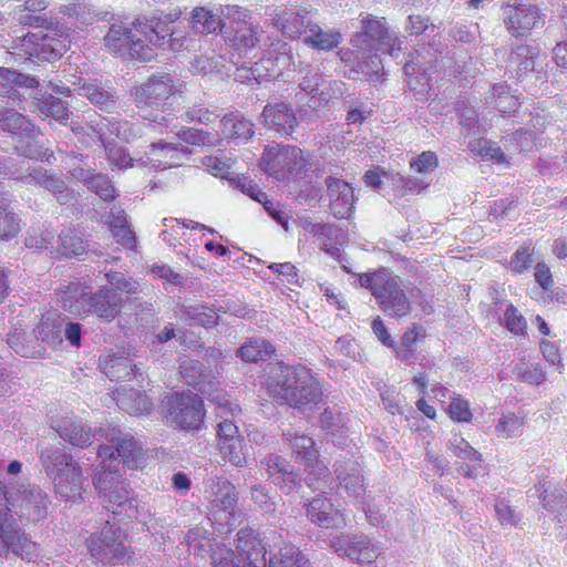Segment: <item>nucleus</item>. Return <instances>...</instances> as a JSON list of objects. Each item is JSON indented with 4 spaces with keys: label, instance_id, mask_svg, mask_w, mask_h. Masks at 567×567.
Listing matches in <instances>:
<instances>
[{
    "label": "nucleus",
    "instance_id": "f257e3e1",
    "mask_svg": "<svg viewBox=\"0 0 567 567\" xmlns=\"http://www.w3.org/2000/svg\"><path fill=\"white\" fill-rule=\"evenodd\" d=\"M167 18L137 20L132 28L112 24L104 37L106 50L115 55L141 61L155 56L154 47L177 50V39Z\"/></svg>",
    "mask_w": 567,
    "mask_h": 567
},
{
    "label": "nucleus",
    "instance_id": "f03ea898",
    "mask_svg": "<svg viewBox=\"0 0 567 567\" xmlns=\"http://www.w3.org/2000/svg\"><path fill=\"white\" fill-rule=\"evenodd\" d=\"M269 393L301 412L313 411L322 401L323 393L319 381L306 367H281L270 379Z\"/></svg>",
    "mask_w": 567,
    "mask_h": 567
},
{
    "label": "nucleus",
    "instance_id": "7ed1b4c3",
    "mask_svg": "<svg viewBox=\"0 0 567 567\" xmlns=\"http://www.w3.org/2000/svg\"><path fill=\"white\" fill-rule=\"evenodd\" d=\"M184 82L176 80L168 73L155 74L135 87L133 93L135 106L141 116L161 126H168L173 120L166 112L167 101L174 93H181Z\"/></svg>",
    "mask_w": 567,
    "mask_h": 567
},
{
    "label": "nucleus",
    "instance_id": "20e7f679",
    "mask_svg": "<svg viewBox=\"0 0 567 567\" xmlns=\"http://www.w3.org/2000/svg\"><path fill=\"white\" fill-rule=\"evenodd\" d=\"M40 461L47 476L52 481L56 495L65 501L81 497L86 478L73 456L56 445L42 446Z\"/></svg>",
    "mask_w": 567,
    "mask_h": 567
},
{
    "label": "nucleus",
    "instance_id": "39448f33",
    "mask_svg": "<svg viewBox=\"0 0 567 567\" xmlns=\"http://www.w3.org/2000/svg\"><path fill=\"white\" fill-rule=\"evenodd\" d=\"M351 44L362 53H370V62H360L358 68L362 73H378L381 60L377 52H386L396 58L401 52V41L389 33L385 22L368 14L361 20V31L351 38Z\"/></svg>",
    "mask_w": 567,
    "mask_h": 567
},
{
    "label": "nucleus",
    "instance_id": "423d86ee",
    "mask_svg": "<svg viewBox=\"0 0 567 567\" xmlns=\"http://www.w3.org/2000/svg\"><path fill=\"white\" fill-rule=\"evenodd\" d=\"M106 152L107 161L113 167L126 169L128 167L151 166L154 168H166L179 165L182 159L189 153L186 147L181 144L154 142L150 145L151 151L146 153V157L134 158L126 148L117 145L113 140L106 137L100 141Z\"/></svg>",
    "mask_w": 567,
    "mask_h": 567
},
{
    "label": "nucleus",
    "instance_id": "0eeeda50",
    "mask_svg": "<svg viewBox=\"0 0 567 567\" xmlns=\"http://www.w3.org/2000/svg\"><path fill=\"white\" fill-rule=\"evenodd\" d=\"M69 33H58L55 29L38 30L18 39L8 51L16 62L35 59L39 62H54L70 48Z\"/></svg>",
    "mask_w": 567,
    "mask_h": 567
},
{
    "label": "nucleus",
    "instance_id": "6e6552de",
    "mask_svg": "<svg viewBox=\"0 0 567 567\" xmlns=\"http://www.w3.org/2000/svg\"><path fill=\"white\" fill-rule=\"evenodd\" d=\"M220 11L225 43L239 56L248 55L261 42L262 30L259 24L252 21L251 12L246 8L226 4L220 6Z\"/></svg>",
    "mask_w": 567,
    "mask_h": 567
},
{
    "label": "nucleus",
    "instance_id": "1a4fd4ad",
    "mask_svg": "<svg viewBox=\"0 0 567 567\" xmlns=\"http://www.w3.org/2000/svg\"><path fill=\"white\" fill-rule=\"evenodd\" d=\"M361 287L369 289L378 301L379 308L392 318L406 316L411 310V303L401 288L399 277L392 276L385 269L372 274L361 275Z\"/></svg>",
    "mask_w": 567,
    "mask_h": 567
},
{
    "label": "nucleus",
    "instance_id": "9d476101",
    "mask_svg": "<svg viewBox=\"0 0 567 567\" xmlns=\"http://www.w3.org/2000/svg\"><path fill=\"white\" fill-rule=\"evenodd\" d=\"M0 497L9 506V514L23 523H39L48 516L49 495L39 486L19 485L9 491L0 481Z\"/></svg>",
    "mask_w": 567,
    "mask_h": 567
},
{
    "label": "nucleus",
    "instance_id": "9b49d317",
    "mask_svg": "<svg viewBox=\"0 0 567 567\" xmlns=\"http://www.w3.org/2000/svg\"><path fill=\"white\" fill-rule=\"evenodd\" d=\"M124 298L122 293L103 287L96 293L92 295L83 289L79 293L66 292L63 299V306L73 315L93 312L100 319L111 322L120 313Z\"/></svg>",
    "mask_w": 567,
    "mask_h": 567
},
{
    "label": "nucleus",
    "instance_id": "f8f14e48",
    "mask_svg": "<svg viewBox=\"0 0 567 567\" xmlns=\"http://www.w3.org/2000/svg\"><path fill=\"white\" fill-rule=\"evenodd\" d=\"M94 485L105 504V508L114 515H122L123 511H131L132 513H126L131 517L135 512L134 492L118 474L117 468H111V465L107 466V470L102 468L94 478Z\"/></svg>",
    "mask_w": 567,
    "mask_h": 567
},
{
    "label": "nucleus",
    "instance_id": "ddd939ff",
    "mask_svg": "<svg viewBox=\"0 0 567 567\" xmlns=\"http://www.w3.org/2000/svg\"><path fill=\"white\" fill-rule=\"evenodd\" d=\"M308 164L303 152L293 145H269L261 156L264 171L277 181L297 177Z\"/></svg>",
    "mask_w": 567,
    "mask_h": 567
},
{
    "label": "nucleus",
    "instance_id": "4468645a",
    "mask_svg": "<svg viewBox=\"0 0 567 567\" xmlns=\"http://www.w3.org/2000/svg\"><path fill=\"white\" fill-rule=\"evenodd\" d=\"M100 439H104L106 444L99 447L97 456L102 460V468H116L114 462L134 463L141 455V446L134 436L128 432H123L117 426L107 425L99 427Z\"/></svg>",
    "mask_w": 567,
    "mask_h": 567
},
{
    "label": "nucleus",
    "instance_id": "2eb2a0df",
    "mask_svg": "<svg viewBox=\"0 0 567 567\" xmlns=\"http://www.w3.org/2000/svg\"><path fill=\"white\" fill-rule=\"evenodd\" d=\"M163 405L168 422L183 430H198L205 412L202 398L195 393H173Z\"/></svg>",
    "mask_w": 567,
    "mask_h": 567
},
{
    "label": "nucleus",
    "instance_id": "dca6fc26",
    "mask_svg": "<svg viewBox=\"0 0 567 567\" xmlns=\"http://www.w3.org/2000/svg\"><path fill=\"white\" fill-rule=\"evenodd\" d=\"M86 546L92 563H100L103 567L123 563L127 557L122 530L110 525L109 522L100 533L92 534L86 539Z\"/></svg>",
    "mask_w": 567,
    "mask_h": 567
},
{
    "label": "nucleus",
    "instance_id": "f3484780",
    "mask_svg": "<svg viewBox=\"0 0 567 567\" xmlns=\"http://www.w3.org/2000/svg\"><path fill=\"white\" fill-rule=\"evenodd\" d=\"M4 174H10L13 178L19 179L24 184H33L45 188L54 195L61 205L71 203L74 197L73 192L68 187L62 178L43 167L29 166L25 169H6Z\"/></svg>",
    "mask_w": 567,
    "mask_h": 567
},
{
    "label": "nucleus",
    "instance_id": "a211bd4d",
    "mask_svg": "<svg viewBox=\"0 0 567 567\" xmlns=\"http://www.w3.org/2000/svg\"><path fill=\"white\" fill-rule=\"evenodd\" d=\"M205 496L210 504L213 515H224L220 519H224L227 525L231 526L236 523L238 497L230 482L217 476L210 477L207 481Z\"/></svg>",
    "mask_w": 567,
    "mask_h": 567
},
{
    "label": "nucleus",
    "instance_id": "6ab92c4d",
    "mask_svg": "<svg viewBox=\"0 0 567 567\" xmlns=\"http://www.w3.org/2000/svg\"><path fill=\"white\" fill-rule=\"evenodd\" d=\"M269 23L288 39L303 38L311 22L310 11L306 7H277L267 13Z\"/></svg>",
    "mask_w": 567,
    "mask_h": 567
},
{
    "label": "nucleus",
    "instance_id": "aec40b11",
    "mask_svg": "<svg viewBox=\"0 0 567 567\" xmlns=\"http://www.w3.org/2000/svg\"><path fill=\"white\" fill-rule=\"evenodd\" d=\"M334 474L347 496L360 505H364L365 484L362 467L358 460L340 455L334 463Z\"/></svg>",
    "mask_w": 567,
    "mask_h": 567
},
{
    "label": "nucleus",
    "instance_id": "412c9836",
    "mask_svg": "<svg viewBox=\"0 0 567 567\" xmlns=\"http://www.w3.org/2000/svg\"><path fill=\"white\" fill-rule=\"evenodd\" d=\"M505 25L515 37L528 34L533 29L544 25L545 17L539 9L530 3H514L505 8Z\"/></svg>",
    "mask_w": 567,
    "mask_h": 567
},
{
    "label": "nucleus",
    "instance_id": "4be33fe9",
    "mask_svg": "<svg viewBox=\"0 0 567 567\" xmlns=\"http://www.w3.org/2000/svg\"><path fill=\"white\" fill-rule=\"evenodd\" d=\"M331 547L339 556H347L357 563H371L381 554V548L364 535L336 536L331 540Z\"/></svg>",
    "mask_w": 567,
    "mask_h": 567
},
{
    "label": "nucleus",
    "instance_id": "5701e85b",
    "mask_svg": "<svg viewBox=\"0 0 567 567\" xmlns=\"http://www.w3.org/2000/svg\"><path fill=\"white\" fill-rule=\"evenodd\" d=\"M51 427L62 440L81 449L91 445L96 436L100 440L99 429L93 431L76 416H52Z\"/></svg>",
    "mask_w": 567,
    "mask_h": 567
},
{
    "label": "nucleus",
    "instance_id": "b1692460",
    "mask_svg": "<svg viewBox=\"0 0 567 567\" xmlns=\"http://www.w3.org/2000/svg\"><path fill=\"white\" fill-rule=\"evenodd\" d=\"M264 125L280 136L291 137L299 125L292 107L285 102L267 103L261 113Z\"/></svg>",
    "mask_w": 567,
    "mask_h": 567
},
{
    "label": "nucleus",
    "instance_id": "393cba45",
    "mask_svg": "<svg viewBox=\"0 0 567 567\" xmlns=\"http://www.w3.org/2000/svg\"><path fill=\"white\" fill-rule=\"evenodd\" d=\"M268 478L285 494H291L301 487V481L293 466L279 455H268L261 461Z\"/></svg>",
    "mask_w": 567,
    "mask_h": 567
},
{
    "label": "nucleus",
    "instance_id": "a878e982",
    "mask_svg": "<svg viewBox=\"0 0 567 567\" xmlns=\"http://www.w3.org/2000/svg\"><path fill=\"white\" fill-rule=\"evenodd\" d=\"M324 184L332 215L338 219L350 218L355 202L353 188L347 182L332 176H328Z\"/></svg>",
    "mask_w": 567,
    "mask_h": 567
},
{
    "label": "nucleus",
    "instance_id": "bb28decb",
    "mask_svg": "<svg viewBox=\"0 0 567 567\" xmlns=\"http://www.w3.org/2000/svg\"><path fill=\"white\" fill-rule=\"evenodd\" d=\"M236 548L240 560L248 567H266V547L259 534L252 528L245 527L238 530Z\"/></svg>",
    "mask_w": 567,
    "mask_h": 567
},
{
    "label": "nucleus",
    "instance_id": "cd10ccee",
    "mask_svg": "<svg viewBox=\"0 0 567 567\" xmlns=\"http://www.w3.org/2000/svg\"><path fill=\"white\" fill-rule=\"evenodd\" d=\"M90 128L97 135L100 141L116 136L127 143H132L143 135L144 126L140 123L120 121L115 117H102L99 121L92 122Z\"/></svg>",
    "mask_w": 567,
    "mask_h": 567
},
{
    "label": "nucleus",
    "instance_id": "c85d7f7f",
    "mask_svg": "<svg viewBox=\"0 0 567 567\" xmlns=\"http://www.w3.org/2000/svg\"><path fill=\"white\" fill-rule=\"evenodd\" d=\"M337 85V82H328L324 80L319 71H308L300 80V93L297 94L298 101L301 102L306 95L310 96L309 107L316 110L331 99V86Z\"/></svg>",
    "mask_w": 567,
    "mask_h": 567
},
{
    "label": "nucleus",
    "instance_id": "c756f323",
    "mask_svg": "<svg viewBox=\"0 0 567 567\" xmlns=\"http://www.w3.org/2000/svg\"><path fill=\"white\" fill-rule=\"evenodd\" d=\"M306 516L315 525L323 528H339L344 519L339 509L334 507L331 499L317 495L305 504Z\"/></svg>",
    "mask_w": 567,
    "mask_h": 567
},
{
    "label": "nucleus",
    "instance_id": "7c9ffc66",
    "mask_svg": "<svg viewBox=\"0 0 567 567\" xmlns=\"http://www.w3.org/2000/svg\"><path fill=\"white\" fill-rule=\"evenodd\" d=\"M59 13L61 14L59 18L61 22L69 24V28H83L104 19V14L97 12L85 0H68L65 4L61 6Z\"/></svg>",
    "mask_w": 567,
    "mask_h": 567
},
{
    "label": "nucleus",
    "instance_id": "2f4dec72",
    "mask_svg": "<svg viewBox=\"0 0 567 567\" xmlns=\"http://www.w3.org/2000/svg\"><path fill=\"white\" fill-rule=\"evenodd\" d=\"M265 56L271 59L276 75L279 78L286 71L295 70L296 59L292 45L279 38H267L261 47Z\"/></svg>",
    "mask_w": 567,
    "mask_h": 567
},
{
    "label": "nucleus",
    "instance_id": "473e14b6",
    "mask_svg": "<svg viewBox=\"0 0 567 567\" xmlns=\"http://www.w3.org/2000/svg\"><path fill=\"white\" fill-rule=\"evenodd\" d=\"M38 85L39 81L34 76L0 68V95L13 102L21 101L20 87L33 89ZM18 104L20 105V103Z\"/></svg>",
    "mask_w": 567,
    "mask_h": 567
},
{
    "label": "nucleus",
    "instance_id": "72a5a7b5",
    "mask_svg": "<svg viewBox=\"0 0 567 567\" xmlns=\"http://www.w3.org/2000/svg\"><path fill=\"white\" fill-rule=\"evenodd\" d=\"M342 35L334 29H322L311 20L302 41L308 47L319 51H330L339 45Z\"/></svg>",
    "mask_w": 567,
    "mask_h": 567
},
{
    "label": "nucleus",
    "instance_id": "f704fd0d",
    "mask_svg": "<svg viewBox=\"0 0 567 567\" xmlns=\"http://www.w3.org/2000/svg\"><path fill=\"white\" fill-rule=\"evenodd\" d=\"M189 70L195 75H219L228 76L231 71V65L226 61L223 55L199 54L190 61Z\"/></svg>",
    "mask_w": 567,
    "mask_h": 567
},
{
    "label": "nucleus",
    "instance_id": "c9c22d12",
    "mask_svg": "<svg viewBox=\"0 0 567 567\" xmlns=\"http://www.w3.org/2000/svg\"><path fill=\"white\" fill-rule=\"evenodd\" d=\"M79 94L85 96L101 111L111 112L116 107V92L111 86H104L96 82L83 83L79 86Z\"/></svg>",
    "mask_w": 567,
    "mask_h": 567
},
{
    "label": "nucleus",
    "instance_id": "e433bc0d",
    "mask_svg": "<svg viewBox=\"0 0 567 567\" xmlns=\"http://www.w3.org/2000/svg\"><path fill=\"white\" fill-rule=\"evenodd\" d=\"M176 316L184 321L199 324L205 328L215 327L218 322L217 311L207 305H182L176 310Z\"/></svg>",
    "mask_w": 567,
    "mask_h": 567
},
{
    "label": "nucleus",
    "instance_id": "4c0bfd02",
    "mask_svg": "<svg viewBox=\"0 0 567 567\" xmlns=\"http://www.w3.org/2000/svg\"><path fill=\"white\" fill-rule=\"evenodd\" d=\"M252 123L239 113L230 112L220 118V135L230 140L247 141L254 135Z\"/></svg>",
    "mask_w": 567,
    "mask_h": 567
},
{
    "label": "nucleus",
    "instance_id": "58836bf2",
    "mask_svg": "<svg viewBox=\"0 0 567 567\" xmlns=\"http://www.w3.org/2000/svg\"><path fill=\"white\" fill-rule=\"evenodd\" d=\"M63 319L56 312H48L33 330L35 338L48 346H56L62 341Z\"/></svg>",
    "mask_w": 567,
    "mask_h": 567
},
{
    "label": "nucleus",
    "instance_id": "ea45409f",
    "mask_svg": "<svg viewBox=\"0 0 567 567\" xmlns=\"http://www.w3.org/2000/svg\"><path fill=\"white\" fill-rule=\"evenodd\" d=\"M115 401L121 410L132 415L148 413L152 408L147 396L133 388L117 390Z\"/></svg>",
    "mask_w": 567,
    "mask_h": 567
},
{
    "label": "nucleus",
    "instance_id": "a19ab883",
    "mask_svg": "<svg viewBox=\"0 0 567 567\" xmlns=\"http://www.w3.org/2000/svg\"><path fill=\"white\" fill-rule=\"evenodd\" d=\"M0 128L16 136H33L35 134V126L12 107L0 110Z\"/></svg>",
    "mask_w": 567,
    "mask_h": 567
},
{
    "label": "nucleus",
    "instance_id": "79ce46f5",
    "mask_svg": "<svg viewBox=\"0 0 567 567\" xmlns=\"http://www.w3.org/2000/svg\"><path fill=\"white\" fill-rule=\"evenodd\" d=\"M190 27L196 33L200 34H208L216 31L221 33V29H224L221 11L219 10V14H215L204 7H196L190 13Z\"/></svg>",
    "mask_w": 567,
    "mask_h": 567
},
{
    "label": "nucleus",
    "instance_id": "37998d69",
    "mask_svg": "<svg viewBox=\"0 0 567 567\" xmlns=\"http://www.w3.org/2000/svg\"><path fill=\"white\" fill-rule=\"evenodd\" d=\"M487 103L503 114L511 115L515 113L519 105V99L514 94L506 83H497L492 87V93L487 97Z\"/></svg>",
    "mask_w": 567,
    "mask_h": 567
},
{
    "label": "nucleus",
    "instance_id": "c03bdc74",
    "mask_svg": "<svg viewBox=\"0 0 567 567\" xmlns=\"http://www.w3.org/2000/svg\"><path fill=\"white\" fill-rule=\"evenodd\" d=\"M285 440L289 443L296 460L305 464H312L318 457V451L315 447L312 437L297 432H287L284 434Z\"/></svg>",
    "mask_w": 567,
    "mask_h": 567
},
{
    "label": "nucleus",
    "instance_id": "a18cd8bd",
    "mask_svg": "<svg viewBox=\"0 0 567 567\" xmlns=\"http://www.w3.org/2000/svg\"><path fill=\"white\" fill-rule=\"evenodd\" d=\"M103 372L115 381L132 380L141 374L140 369L130 359L118 355H112L105 360Z\"/></svg>",
    "mask_w": 567,
    "mask_h": 567
},
{
    "label": "nucleus",
    "instance_id": "49530a36",
    "mask_svg": "<svg viewBox=\"0 0 567 567\" xmlns=\"http://www.w3.org/2000/svg\"><path fill=\"white\" fill-rule=\"evenodd\" d=\"M274 352L272 344L265 339H249L237 349V355L245 362L267 360Z\"/></svg>",
    "mask_w": 567,
    "mask_h": 567
},
{
    "label": "nucleus",
    "instance_id": "de8ad7c7",
    "mask_svg": "<svg viewBox=\"0 0 567 567\" xmlns=\"http://www.w3.org/2000/svg\"><path fill=\"white\" fill-rule=\"evenodd\" d=\"M11 199L7 194H0V239L9 240L20 231V220L16 213L10 210Z\"/></svg>",
    "mask_w": 567,
    "mask_h": 567
},
{
    "label": "nucleus",
    "instance_id": "09e8293b",
    "mask_svg": "<svg viewBox=\"0 0 567 567\" xmlns=\"http://www.w3.org/2000/svg\"><path fill=\"white\" fill-rule=\"evenodd\" d=\"M181 118L188 123H197L208 126L219 118V112L217 106L198 102L188 106L181 115Z\"/></svg>",
    "mask_w": 567,
    "mask_h": 567
},
{
    "label": "nucleus",
    "instance_id": "8fccbe9b",
    "mask_svg": "<svg viewBox=\"0 0 567 567\" xmlns=\"http://www.w3.org/2000/svg\"><path fill=\"white\" fill-rule=\"evenodd\" d=\"M268 567H309V560L298 547L286 545L269 559Z\"/></svg>",
    "mask_w": 567,
    "mask_h": 567
},
{
    "label": "nucleus",
    "instance_id": "3c124183",
    "mask_svg": "<svg viewBox=\"0 0 567 567\" xmlns=\"http://www.w3.org/2000/svg\"><path fill=\"white\" fill-rule=\"evenodd\" d=\"M538 50L532 45H518L509 56V61L516 64L518 76L522 78L535 70Z\"/></svg>",
    "mask_w": 567,
    "mask_h": 567
},
{
    "label": "nucleus",
    "instance_id": "603ef678",
    "mask_svg": "<svg viewBox=\"0 0 567 567\" xmlns=\"http://www.w3.org/2000/svg\"><path fill=\"white\" fill-rule=\"evenodd\" d=\"M517 381L539 385L546 381V372L539 363L520 360L513 368Z\"/></svg>",
    "mask_w": 567,
    "mask_h": 567
},
{
    "label": "nucleus",
    "instance_id": "864d4df0",
    "mask_svg": "<svg viewBox=\"0 0 567 567\" xmlns=\"http://www.w3.org/2000/svg\"><path fill=\"white\" fill-rule=\"evenodd\" d=\"M307 472V485L313 491H322L326 493L327 488L330 487L331 475L327 466L316 458L312 464H305Z\"/></svg>",
    "mask_w": 567,
    "mask_h": 567
},
{
    "label": "nucleus",
    "instance_id": "5fc2aeb1",
    "mask_svg": "<svg viewBox=\"0 0 567 567\" xmlns=\"http://www.w3.org/2000/svg\"><path fill=\"white\" fill-rule=\"evenodd\" d=\"M524 419L515 413H503L495 423V432L498 437L511 439L523 433Z\"/></svg>",
    "mask_w": 567,
    "mask_h": 567
},
{
    "label": "nucleus",
    "instance_id": "6e6d98bb",
    "mask_svg": "<svg viewBox=\"0 0 567 567\" xmlns=\"http://www.w3.org/2000/svg\"><path fill=\"white\" fill-rule=\"evenodd\" d=\"M60 251L66 257H79L85 252L86 244L75 230L66 229L59 235Z\"/></svg>",
    "mask_w": 567,
    "mask_h": 567
},
{
    "label": "nucleus",
    "instance_id": "4d7b16f0",
    "mask_svg": "<svg viewBox=\"0 0 567 567\" xmlns=\"http://www.w3.org/2000/svg\"><path fill=\"white\" fill-rule=\"evenodd\" d=\"M220 454L223 458L228 461L235 466L243 467L247 463L246 453L244 452L243 439H230L221 441L219 444Z\"/></svg>",
    "mask_w": 567,
    "mask_h": 567
},
{
    "label": "nucleus",
    "instance_id": "13d9d810",
    "mask_svg": "<svg viewBox=\"0 0 567 567\" xmlns=\"http://www.w3.org/2000/svg\"><path fill=\"white\" fill-rule=\"evenodd\" d=\"M40 132L35 128V134L33 136H24L19 135L16 137L14 150L20 156L31 158V159H40L44 156L45 152L42 151V147L39 145L37 138Z\"/></svg>",
    "mask_w": 567,
    "mask_h": 567
},
{
    "label": "nucleus",
    "instance_id": "bf43d9fd",
    "mask_svg": "<svg viewBox=\"0 0 567 567\" xmlns=\"http://www.w3.org/2000/svg\"><path fill=\"white\" fill-rule=\"evenodd\" d=\"M87 156H84L82 154H75L74 152H71L66 156V168L69 169V173L78 181L83 182L85 185L90 182V178L93 176L90 168H86L87 166Z\"/></svg>",
    "mask_w": 567,
    "mask_h": 567
},
{
    "label": "nucleus",
    "instance_id": "052dcab7",
    "mask_svg": "<svg viewBox=\"0 0 567 567\" xmlns=\"http://www.w3.org/2000/svg\"><path fill=\"white\" fill-rule=\"evenodd\" d=\"M45 0H24L23 8L17 13L20 23L25 25H41L44 19L39 14H32L30 12H38L45 9Z\"/></svg>",
    "mask_w": 567,
    "mask_h": 567
},
{
    "label": "nucleus",
    "instance_id": "680f3d73",
    "mask_svg": "<svg viewBox=\"0 0 567 567\" xmlns=\"http://www.w3.org/2000/svg\"><path fill=\"white\" fill-rule=\"evenodd\" d=\"M347 423V416L336 406L326 408L320 415V426L328 434L333 435Z\"/></svg>",
    "mask_w": 567,
    "mask_h": 567
},
{
    "label": "nucleus",
    "instance_id": "e2e57ef3",
    "mask_svg": "<svg viewBox=\"0 0 567 567\" xmlns=\"http://www.w3.org/2000/svg\"><path fill=\"white\" fill-rule=\"evenodd\" d=\"M392 185L401 196L417 194L427 187V183L417 177L404 176L400 173L392 176Z\"/></svg>",
    "mask_w": 567,
    "mask_h": 567
},
{
    "label": "nucleus",
    "instance_id": "0e129e2a",
    "mask_svg": "<svg viewBox=\"0 0 567 567\" xmlns=\"http://www.w3.org/2000/svg\"><path fill=\"white\" fill-rule=\"evenodd\" d=\"M39 106L44 115L51 116L60 123H63L69 118V110L65 103L53 95H49L47 99L41 101Z\"/></svg>",
    "mask_w": 567,
    "mask_h": 567
},
{
    "label": "nucleus",
    "instance_id": "69168bd1",
    "mask_svg": "<svg viewBox=\"0 0 567 567\" xmlns=\"http://www.w3.org/2000/svg\"><path fill=\"white\" fill-rule=\"evenodd\" d=\"M87 188L103 200H112L116 197V189L107 176L95 174L90 178Z\"/></svg>",
    "mask_w": 567,
    "mask_h": 567
},
{
    "label": "nucleus",
    "instance_id": "338daca9",
    "mask_svg": "<svg viewBox=\"0 0 567 567\" xmlns=\"http://www.w3.org/2000/svg\"><path fill=\"white\" fill-rule=\"evenodd\" d=\"M105 277L110 285V287H107L110 290L120 293L126 292L127 295H135L138 290L137 281L132 278H126L124 274L120 271H110Z\"/></svg>",
    "mask_w": 567,
    "mask_h": 567
},
{
    "label": "nucleus",
    "instance_id": "774afa93",
    "mask_svg": "<svg viewBox=\"0 0 567 567\" xmlns=\"http://www.w3.org/2000/svg\"><path fill=\"white\" fill-rule=\"evenodd\" d=\"M449 449L456 457L468 461L481 462L482 455L472 445L458 434H454L450 440Z\"/></svg>",
    "mask_w": 567,
    "mask_h": 567
}]
</instances>
